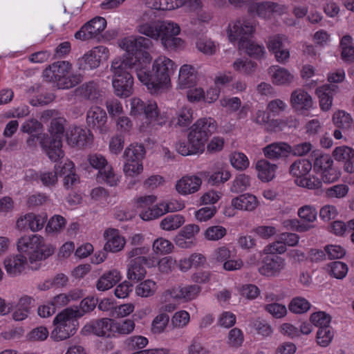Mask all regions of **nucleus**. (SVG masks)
<instances>
[{"instance_id": "6e6552de", "label": "nucleus", "mask_w": 354, "mask_h": 354, "mask_svg": "<svg viewBox=\"0 0 354 354\" xmlns=\"http://www.w3.org/2000/svg\"><path fill=\"white\" fill-rule=\"evenodd\" d=\"M225 32L230 43H237L238 46H244L248 39L252 38L255 32V24L246 18L237 19L228 24Z\"/></svg>"}, {"instance_id": "680f3d73", "label": "nucleus", "mask_w": 354, "mask_h": 354, "mask_svg": "<svg viewBox=\"0 0 354 354\" xmlns=\"http://www.w3.org/2000/svg\"><path fill=\"white\" fill-rule=\"evenodd\" d=\"M297 215L304 222L313 223L317 220V212L313 205H305L298 209Z\"/></svg>"}, {"instance_id": "4be33fe9", "label": "nucleus", "mask_w": 354, "mask_h": 354, "mask_svg": "<svg viewBox=\"0 0 354 354\" xmlns=\"http://www.w3.org/2000/svg\"><path fill=\"white\" fill-rule=\"evenodd\" d=\"M105 241L104 250L106 252L116 253L122 251L125 245L126 239L120 231L115 228H108L103 234Z\"/></svg>"}, {"instance_id": "1a4fd4ad", "label": "nucleus", "mask_w": 354, "mask_h": 354, "mask_svg": "<svg viewBox=\"0 0 354 354\" xmlns=\"http://www.w3.org/2000/svg\"><path fill=\"white\" fill-rule=\"evenodd\" d=\"M201 291L200 286L196 284L175 285L165 290L160 295L162 303H167L170 299L185 303L195 299Z\"/></svg>"}, {"instance_id": "8fccbe9b", "label": "nucleus", "mask_w": 354, "mask_h": 354, "mask_svg": "<svg viewBox=\"0 0 354 354\" xmlns=\"http://www.w3.org/2000/svg\"><path fill=\"white\" fill-rule=\"evenodd\" d=\"M78 92L81 96L91 100H95L101 95L98 85L94 82L82 84Z\"/></svg>"}, {"instance_id": "a19ab883", "label": "nucleus", "mask_w": 354, "mask_h": 354, "mask_svg": "<svg viewBox=\"0 0 354 354\" xmlns=\"http://www.w3.org/2000/svg\"><path fill=\"white\" fill-rule=\"evenodd\" d=\"M185 222L180 214H171L165 217L160 223V227L165 231H174L180 227Z\"/></svg>"}, {"instance_id": "9d476101", "label": "nucleus", "mask_w": 354, "mask_h": 354, "mask_svg": "<svg viewBox=\"0 0 354 354\" xmlns=\"http://www.w3.org/2000/svg\"><path fill=\"white\" fill-rule=\"evenodd\" d=\"M157 198L153 195L139 196L133 199L134 207L139 209L140 217L145 221L156 219L164 215L161 202L153 205Z\"/></svg>"}, {"instance_id": "13d9d810", "label": "nucleus", "mask_w": 354, "mask_h": 354, "mask_svg": "<svg viewBox=\"0 0 354 354\" xmlns=\"http://www.w3.org/2000/svg\"><path fill=\"white\" fill-rule=\"evenodd\" d=\"M330 274L337 279H343L348 272V267L346 263L342 261H334L330 263L328 267Z\"/></svg>"}, {"instance_id": "c756f323", "label": "nucleus", "mask_w": 354, "mask_h": 354, "mask_svg": "<svg viewBox=\"0 0 354 354\" xmlns=\"http://www.w3.org/2000/svg\"><path fill=\"white\" fill-rule=\"evenodd\" d=\"M196 82V71L189 64L183 65L178 73L177 88L185 89L192 87Z\"/></svg>"}, {"instance_id": "c03bdc74", "label": "nucleus", "mask_w": 354, "mask_h": 354, "mask_svg": "<svg viewBox=\"0 0 354 354\" xmlns=\"http://www.w3.org/2000/svg\"><path fill=\"white\" fill-rule=\"evenodd\" d=\"M231 257V250L223 245L215 248L209 257V261L212 265L223 264Z\"/></svg>"}, {"instance_id": "49530a36", "label": "nucleus", "mask_w": 354, "mask_h": 354, "mask_svg": "<svg viewBox=\"0 0 354 354\" xmlns=\"http://www.w3.org/2000/svg\"><path fill=\"white\" fill-rule=\"evenodd\" d=\"M250 185V178L244 174L237 175L230 183V190L234 194L245 192Z\"/></svg>"}, {"instance_id": "ddd939ff", "label": "nucleus", "mask_w": 354, "mask_h": 354, "mask_svg": "<svg viewBox=\"0 0 354 354\" xmlns=\"http://www.w3.org/2000/svg\"><path fill=\"white\" fill-rule=\"evenodd\" d=\"M286 261L279 255H267L259 268V273L266 277H278L286 269Z\"/></svg>"}, {"instance_id": "bf43d9fd", "label": "nucleus", "mask_w": 354, "mask_h": 354, "mask_svg": "<svg viewBox=\"0 0 354 354\" xmlns=\"http://www.w3.org/2000/svg\"><path fill=\"white\" fill-rule=\"evenodd\" d=\"M290 312L295 314H301L308 311L310 308V302L304 297H294L288 306Z\"/></svg>"}, {"instance_id": "c9c22d12", "label": "nucleus", "mask_w": 354, "mask_h": 354, "mask_svg": "<svg viewBox=\"0 0 354 354\" xmlns=\"http://www.w3.org/2000/svg\"><path fill=\"white\" fill-rule=\"evenodd\" d=\"M232 66L235 72L249 76L254 73L257 64L248 57H239L233 62Z\"/></svg>"}, {"instance_id": "7ed1b4c3", "label": "nucleus", "mask_w": 354, "mask_h": 354, "mask_svg": "<svg viewBox=\"0 0 354 354\" xmlns=\"http://www.w3.org/2000/svg\"><path fill=\"white\" fill-rule=\"evenodd\" d=\"M135 59L133 53L126 52L122 57L115 58L111 62L112 86L115 94L120 97L127 98L133 93V77L128 69L134 68L136 72Z\"/></svg>"}, {"instance_id": "0e129e2a", "label": "nucleus", "mask_w": 354, "mask_h": 354, "mask_svg": "<svg viewBox=\"0 0 354 354\" xmlns=\"http://www.w3.org/2000/svg\"><path fill=\"white\" fill-rule=\"evenodd\" d=\"M295 183L301 187L308 189H317L322 187V180L315 175L308 174L302 178L295 180Z\"/></svg>"}, {"instance_id": "2f4dec72", "label": "nucleus", "mask_w": 354, "mask_h": 354, "mask_svg": "<svg viewBox=\"0 0 354 354\" xmlns=\"http://www.w3.org/2000/svg\"><path fill=\"white\" fill-rule=\"evenodd\" d=\"M122 279V274L118 269H111L105 272L97 280L96 288L100 291L111 288Z\"/></svg>"}, {"instance_id": "338daca9", "label": "nucleus", "mask_w": 354, "mask_h": 354, "mask_svg": "<svg viewBox=\"0 0 354 354\" xmlns=\"http://www.w3.org/2000/svg\"><path fill=\"white\" fill-rule=\"evenodd\" d=\"M197 49L207 55H212L217 51L218 47L210 39L201 38L196 42Z\"/></svg>"}, {"instance_id": "f03ea898", "label": "nucleus", "mask_w": 354, "mask_h": 354, "mask_svg": "<svg viewBox=\"0 0 354 354\" xmlns=\"http://www.w3.org/2000/svg\"><path fill=\"white\" fill-rule=\"evenodd\" d=\"M137 31L150 39L160 41L167 50H180L185 41L177 36L180 33L178 24L171 20H156L154 14L145 11L137 21Z\"/></svg>"}, {"instance_id": "9b49d317", "label": "nucleus", "mask_w": 354, "mask_h": 354, "mask_svg": "<svg viewBox=\"0 0 354 354\" xmlns=\"http://www.w3.org/2000/svg\"><path fill=\"white\" fill-rule=\"evenodd\" d=\"M207 140L201 134L190 128L187 134V141L178 140L175 145L176 150L184 156L202 153L205 150Z\"/></svg>"}, {"instance_id": "f3484780", "label": "nucleus", "mask_w": 354, "mask_h": 354, "mask_svg": "<svg viewBox=\"0 0 354 354\" xmlns=\"http://www.w3.org/2000/svg\"><path fill=\"white\" fill-rule=\"evenodd\" d=\"M292 108L301 114L314 109V102L311 95L303 88L294 90L290 97Z\"/></svg>"}, {"instance_id": "423d86ee", "label": "nucleus", "mask_w": 354, "mask_h": 354, "mask_svg": "<svg viewBox=\"0 0 354 354\" xmlns=\"http://www.w3.org/2000/svg\"><path fill=\"white\" fill-rule=\"evenodd\" d=\"M82 316L83 314L77 308H67L59 312L53 319L50 339L62 342L73 336L79 327L78 319Z\"/></svg>"}, {"instance_id": "39448f33", "label": "nucleus", "mask_w": 354, "mask_h": 354, "mask_svg": "<svg viewBox=\"0 0 354 354\" xmlns=\"http://www.w3.org/2000/svg\"><path fill=\"white\" fill-rule=\"evenodd\" d=\"M129 113L132 116L145 115V122L140 126V131H147L151 127L165 125L169 120L168 111L160 113L156 102H144L134 97L129 100Z\"/></svg>"}, {"instance_id": "f257e3e1", "label": "nucleus", "mask_w": 354, "mask_h": 354, "mask_svg": "<svg viewBox=\"0 0 354 354\" xmlns=\"http://www.w3.org/2000/svg\"><path fill=\"white\" fill-rule=\"evenodd\" d=\"M152 46L151 41L142 36H129L119 41V46L128 53H133L136 61V75L138 80L146 86L152 95H158L171 88V77L177 65L170 58L160 55L153 62L151 71L148 66L152 57L147 50Z\"/></svg>"}, {"instance_id": "052dcab7", "label": "nucleus", "mask_w": 354, "mask_h": 354, "mask_svg": "<svg viewBox=\"0 0 354 354\" xmlns=\"http://www.w3.org/2000/svg\"><path fill=\"white\" fill-rule=\"evenodd\" d=\"M65 122V119L62 117L55 118L52 120L48 129L52 139L62 140L64 131Z\"/></svg>"}, {"instance_id": "a18cd8bd", "label": "nucleus", "mask_w": 354, "mask_h": 354, "mask_svg": "<svg viewBox=\"0 0 354 354\" xmlns=\"http://www.w3.org/2000/svg\"><path fill=\"white\" fill-rule=\"evenodd\" d=\"M252 39H248L244 46H238L239 49L245 50L250 57L261 59L264 56L266 50L263 46L255 43Z\"/></svg>"}, {"instance_id": "4c0bfd02", "label": "nucleus", "mask_w": 354, "mask_h": 354, "mask_svg": "<svg viewBox=\"0 0 354 354\" xmlns=\"http://www.w3.org/2000/svg\"><path fill=\"white\" fill-rule=\"evenodd\" d=\"M147 274L145 268L142 266L139 259H131L128 264L127 277L128 279L138 281L143 279Z\"/></svg>"}, {"instance_id": "0eeeda50", "label": "nucleus", "mask_w": 354, "mask_h": 354, "mask_svg": "<svg viewBox=\"0 0 354 354\" xmlns=\"http://www.w3.org/2000/svg\"><path fill=\"white\" fill-rule=\"evenodd\" d=\"M72 65L66 61H59L48 66L44 72V77L48 82L56 84L59 89H68L75 86L82 81L80 74L71 73Z\"/></svg>"}, {"instance_id": "5701e85b", "label": "nucleus", "mask_w": 354, "mask_h": 354, "mask_svg": "<svg viewBox=\"0 0 354 354\" xmlns=\"http://www.w3.org/2000/svg\"><path fill=\"white\" fill-rule=\"evenodd\" d=\"M6 273L10 277H17L22 273L29 266V261L26 257L19 252L8 255L3 262Z\"/></svg>"}, {"instance_id": "72a5a7b5", "label": "nucleus", "mask_w": 354, "mask_h": 354, "mask_svg": "<svg viewBox=\"0 0 354 354\" xmlns=\"http://www.w3.org/2000/svg\"><path fill=\"white\" fill-rule=\"evenodd\" d=\"M255 168L258 178L262 182H269L274 178L277 165L262 159L257 162Z\"/></svg>"}, {"instance_id": "20e7f679", "label": "nucleus", "mask_w": 354, "mask_h": 354, "mask_svg": "<svg viewBox=\"0 0 354 354\" xmlns=\"http://www.w3.org/2000/svg\"><path fill=\"white\" fill-rule=\"evenodd\" d=\"M17 250L24 255L32 270H37L40 262L51 256L55 247L39 234L24 235L16 243Z\"/></svg>"}, {"instance_id": "de8ad7c7", "label": "nucleus", "mask_w": 354, "mask_h": 354, "mask_svg": "<svg viewBox=\"0 0 354 354\" xmlns=\"http://www.w3.org/2000/svg\"><path fill=\"white\" fill-rule=\"evenodd\" d=\"M174 249L173 243L163 237L157 238L152 243V250L156 254H169L173 252Z\"/></svg>"}, {"instance_id": "e2e57ef3", "label": "nucleus", "mask_w": 354, "mask_h": 354, "mask_svg": "<svg viewBox=\"0 0 354 354\" xmlns=\"http://www.w3.org/2000/svg\"><path fill=\"white\" fill-rule=\"evenodd\" d=\"M143 162L125 160L123 165V172L126 176L135 178L143 171Z\"/></svg>"}, {"instance_id": "7c9ffc66", "label": "nucleus", "mask_w": 354, "mask_h": 354, "mask_svg": "<svg viewBox=\"0 0 354 354\" xmlns=\"http://www.w3.org/2000/svg\"><path fill=\"white\" fill-rule=\"evenodd\" d=\"M33 304L32 297L27 295L21 297L13 310L12 319L17 322L25 320L30 313Z\"/></svg>"}, {"instance_id": "f8f14e48", "label": "nucleus", "mask_w": 354, "mask_h": 354, "mask_svg": "<svg viewBox=\"0 0 354 354\" xmlns=\"http://www.w3.org/2000/svg\"><path fill=\"white\" fill-rule=\"evenodd\" d=\"M109 49L103 46L93 48L78 59L77 65L80 71H88L97 68L102 61L109 58Z\"/></svg>"}, {"instance_id": "2eb2a0df", "label": "nucleus", "mask_w": 354, "mask_h": 354, "mask_svg": "<svg viewBox=\"0 0 354 354\" xmlns=\"http://www.w3.org/2000/svg\"><path fill=\"white\" fill-rule=\"evenodd\" d=\"M200 232V227L196 224L185 225L174 236L175 245L181 249H190L196 245V236Z\"/></svg>"}, {"instance_id": "79ce46f5", "label": "nucleus", "mask_w": 354, "mask_h": 354, "mask_svg": "<svg viewBox=\"0 0 354 354\" xmlns=\"http://www.w3.org/2000/svg\"><path fill=\"white\" fill-rule=\"evenodd\" d=\"M145 149L142 145L131 144L124 151V158L125 160L142 162L145 157Z\"/></svg>"}, {"instance_id": "6e6d98bb", "label": "nucleus", "mask_w": 354, "mask_h": 354, "mask_svg": "<svg viewBox=\"0 0 354 354\" xmlns=\"http://www.w3.org/2000/svg\"><path fill=\"white\" fill-rule=\"evenodd\" d=\"M66 219L60 215H54L48 220L46 226L48 234L59 233L66 226Z\"/></svg>"}, {"instance_id": "dca6fc26", "label": "nucleus", "mask_w": 354, "mask_h": 354, "mask_svg": "<svg viewBox=\"0 0 354 354\" xmlns=\"http://www.w3.org/2000/svg\"><path fill=\"white\" fill-rule=\"evenodd\" d=\"M47 221L46 213H28L21 216L16 222L17 228L19 230L29 229L33 232L42 230Z\"/></svg>"}, {"instance_id": "b1692460", "label": "nucleus", "mask_w": 354, "mask_h": 354, "mask_svg": "<svg viewBox=\"0 0 354 354\" xmlns=\"http://www.w3.org/2000/svg\"><path fill=\"white\" fill-rule=\"evenodd\" d=\"M55 169L58 172L59 176L63 177V184L66 189H69L79 183L80 178L72 161L66 160L64 162L56 164Z\"/></svg>"}, {"instance_id": "ea45409f", "label": "nucleus", "mask_w": 354, "mask_h": 354, "mask_svg": "<svg viewBox=\"0 0 354 354\" xmlns=\"http://www.w3.org/2000/svg\"><path fill=\"white\" fill-rule=\"evenodd\" d=\"M193 110L191 107L184 106L176 112V116L171 120L172 123L180 127L189 126L193 120Z\"/></svg>"}, {"instance_id": "864d4df0", "label": "nucleus", "mask_w": 354, "mask_h": 354, "mask_svg": "<svg viewBox=\"0 0 354 354\" xmlns=\"http://www.w3.org/2000/svg\"><path fill=\"white\" fill-rule=\"evenodd\" d=\"M157 290L156 283L151 279H147L140 283L136 287V294L142 297H148L153 295Z\"/></svg>"}, {"instance_id": "774afa93", "label": "nucleus", "mask_w": 354, "mask_h": 354, "mask_svg": "<svg viewBox=\"0 0 354 354\" xmlns=\"http://www.w3.org/2000/svg\"><path fill=\"white\" fill-rule=\"evenodd\" d=\"M310 322L319 329L330 326L331 318L324 312L319 311L313 313L310 317Z\"/></svg>"}, {"instance_id": "412c9836", "label": "nucleus", "mask_w": 354, "mask_h": 354, "mask_svg": "<svg viewBox=\"0 0 354 354\" xmlns=\"http://www.w3.org/2000/svg\"><path fill=\"white\" fill-rule=\"evenodd\" d=\"M66 140L69 145L82 148L93 141V135L89 130L80 127H71L66 132Z\"/></svg>"}, {"instance_id": "5fc2aeb1", "label": "nucleus", "mask_w": 354, "mask_h": 354, "mask_svg": "<svg viewBox=\"0 0 354 354\" xmlns=\"http://www.w3.org/2000/svg\"><path fill=\"white\" fill-rule=\"evenodd\" d=\"M290 43L287 36L284 35H275L268 38L267 48L273 53L282 47H285Z\"/></svg>"}, {"instance_id": "393cba45", "label": "nucleus", "mask_w": 354, "mask_h": 354, "mask_svg": "<svg viewBox=\"0 0 354 354\" xmlns=\"http://www.w3.org/2000/svg\"><path fill=\"white\" fill-rule=\"evenodd\" d=\"M106 121V113L101 107L93 106L88 109L86 114V123L90 127L97 129L101 133H106L108 131Z\"/></svg>"}, {"instance_id": "603ef678", "label": "nucleus", "mask_w": 354, "mask_h": 354, "mask_svg": "<svg viewBox=\"0 0 354 354\" xmlns=\"http://www.w3.org/2000/svg\"><path fill=\"white\" fill-rule=\"evenodd\" d=\"M342 58L345 62L354 61V47L352 45V38L349 35L344 36L340 41Z\"/></svg>"}, {"instance_id": "a211bd4d", "label": "nucleus", "mask_w": 354, "mask_h": 354, "mask_svg": "<svg viewBox=\"0 0 354 354\" xmlns=\"http://www.w3.org/2000/svg\"><path fill=\"white\" fill-rule=\"evenodd\" d=\"M106 26V21L104 17H97L83 26L75 34L77 39L87 40L96 37L102 32Z\"/></svg>"}, {"instance_id": "4468645a", "label": "nucleus", "mask_w": 354, "mask_h": 354, "mask_svg": "<svg viewBox=\"0 0 354 354\" xmlns=\"http://www.w3.org/2000/svg\"><path fill=\"white\" fill-rule=\"evenodd\" d=\"M115 320L102 318L86 324L82 329L83 335L94 333L97 336L111 337L115 335Z\"/></svg>"}, {"instance_id": "bb28decb", "label": "nucleus", "mask_w": 354, "mask_h": 354, "mask_svg": "<svg viewBox=\"0 0 354 354\" xmlns=\"http://www.w3.org/2000/svg\"><path fill=\"white\" fill-rule=\"evenodd\" d=\"M231 205L239 211L252 212L259 207L260 201L255 195L244 193L232 198Z\"/></svg>"}, {"instance_id": "c85d7f7f", "label": "nucleus", "mask_w": 354, "mask_h": 354, "mask_svg": "<svg viewBox=\"0 0 354 354\" xmlns=\"http://www.w3.org/2000/svg\"><path fill=\"white\" fill-rule=\"evenodd\" d=\"M338 87L335 85L325 84L316 89V95L319 98L320 109L324 111L330 109L333 104V95L337 92Z\"/></svg>"}, {"instance_id": "aec40b11", "label": "nucleus", "mask_w": 354, "mask_h": 354, "mask_svg": "<svg viewBox=\"0 0 354 354\" xmlns=\"http://www.w3.org/2000/svg\"><path fill=\"white\" fill-rule=\"evenodd\" d=\"M268 74L270 82L278 86H288L294 82L295 79L292 71L279 65L270 66L268 68Z\"/></svg>"}, {"instance_id": "cd10ccee", "label": "nucleus", "mask_w": 354, "mask_h": 354, "mask_svg": "<svg viewBox=\"0 0 354 354\" xmlns=\"http://www.w3.org/2000/svg\"><path fill=\"white\" fill-rule=\"evenodd\" d=\"M40 145L46 155L52 162H57L65 155L62 149V141L60 139L40 140Z\"/></svg>"}, {"instance_id": "69168bd1", "label": "nucleus", "mask_w": 354, "mask_h": 354, "mask_svg": "<svg viewBox=\"0 0 354 354\" xmlns=\"http://www.w3.org/2000/svg\"><path fill=\"white\" fill-rule=\"evenodd\" d=\"M349 192V187L346 184H337L326 189V196L329 198L340 199L346 197Z\"/></svg>"}, {"instance_id": "3c124183", "label": "nucleus", "mask_w": 354, "mask_h": 354, "mask_svg": "<svg viewBox=\"0 0 354 354\" xmlns=\"http://www.w3.org/2000/svg\"><path fill=\"white\" fill-rule=\"evenodd\" d=\"M227 234V230L222 225H212L208 227L203 232L204 238L209 241H218L222 239Z\"/></svg>"}, {"instance_id": "f704fd0d", "label": "nucleus", "mask_w": 354, "mask_h": 354, "mask_svg": "<svg viewBox=\"0 0 354 354\" xmlns=\"http://www.w3.org/2000/svg\"><path fill=\"white\" fill-rule=\"evenodd\" d=\"M263 151L266 158L277 159L290 153L291 146L285 142H275L264 147Z\"/></svg>"}, {"instance_id": "58836bf2", "label": "nucleus", "mask_w": 354, "mask_h": 354, "mask_svg": "<svg viewBox=\"0 0 354 354\" xmlns=\"http://www.w3.org/2000/svg\"><path fill=\"white\" fill-rule=\"evenodd\" d=\"M274 3L271 1H263L252 4L248 12L257 15L259 17L268 19L272 15Z\"/></svg>"}, {"instance_id": "473e14b6", "label": "nucleus", "mask_w": 354, "mask_h": 354, "mask_svg": "<svg viewBox=\"0 0 354 354\" xmlns=\"http://www.w3.org/2000/svg\"><path fill=\"white\" fill-rule=\"evenodd\" d=\"M191 128L207 140L216 131L217 124L212 118H203L197 120Z\"/></svg>"}, {"instance_id": "09e8293b", "label": "nucleus", "mask_w": 354, "mask_h": 354, "mask_svg": "<svg viewBox=\"0 0 354 354\" xmlns=\"http://www.w3.org/2000/svg\"><path fill=\"white\" fill-rule=\"evenodd\" d=\"M231 165L236 170L244 171L250 165V161L247 156L243 152L234 151L229 156Z\"/></svg>"}, {"instance_id": "37998d69", "label": "nucleus", "mask_w": 354, "mask_h": 354, "mask_svg": "<svg viewBox=\"0 0 354 354\" xmlns=\"http://www.w3.org/2000/svg\"><path fill=\"white\" fill-rule=\"evenodd\" d=\"M120 176L114 172L111 165L107 166L102 171L98 172L97 176L98 181L104 183L111 187L118 185L120 181Z\"/></svg>"}, {"instance_id": "a878e982", "label": "nucleus", "mask_w": 354, "mask_h": 354, "mask_svg": "<svg viewBox=\"0 0 354 354\" xmlns=\"http://www.w3.org/2000/svg\"><path fill=\"white\" fill-rule=\"evenodd\" d=\"M202 185V179L196 175H185L175 184L176 191L182 196L197 192Z\"/></svg>"}, {"instance_id": "4d7b16f0", "label": "nucleus", "mask_w": 354, "mask_h": 354, "mask_svg": "<svg viewBox=\"0 0 354 354\" xmlns=\"http://www.w3.org/2000/svg\"><path fill=\"white\" fill-rule=\"evenodd\" d=\"M333 122L338 128L348 129L351 127L353 119L348 113L338 110L333 113Z\"/></svg>"}, {"instance_id": "6ab92c4d", "label": "nucleus", "mask_w": 354, "mask_h": 354, "mask_svg": "<svg viewBox=\"0 0 354 354\" xmlns=\"http://www.w3.org/2000/svg\"><path fill=\"white\" fill-rule=\"evenodd\" d=\"M332 156L334 160L342 164V168L345 173L354 174V149L342 145L336 147L333 152Z\"/></svg>"}, {"instance_id": "e433bc0d", "label": "nucleus", "mask_w": 354, "mask_h": 354, "mask_svg": "<svg viewBox=\"0 0 354 354\" xmlns=\"http://www.w3.org/2000/svg\"><path fill=\"white\" fill-rule=\"evenodd\" d=\"M313 167L312 163L307 159H299L295 161L290 167V174L295 180L307 176Z\"/></svg>"}]
</instances>
